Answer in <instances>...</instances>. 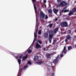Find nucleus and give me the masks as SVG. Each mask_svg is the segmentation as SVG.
Returning a JSON list of instances; mask_svg holds the SVG:
<instances>
[{"label":"nucleus","mask_w":76,"mask_h":76,"mask_svg":"<svg viewBox=\"0 0 76 76\" xmlns=\"http://www.w3.org/2000/svg\"><path fill=\"white\" fill-rule=\"evenodd\" d=\"M61 26L62 27H68V23L67 22L64 21L61 23Z\"/></svg>","instance_id":"nucleus-1"},{"label":"nucleus","mask_w":76,"mask_h":76,"mask_svg":"<svg viewBox=\"0 0 76 76\" xmlns=\"http://www.w3.org/2000/svg\"><path fill=\"white\" fill-rule=\"evenodd\" d=\"M59 56L60 55H58L56 57V59L54 60L53 61V63L54 64L55 66H56V64L57 63L58 61V60H59V59H60V58H59V59H58V58H59Z\"/></svg>","instance_id":"nucleus-2"},{"label":"nucleus","mask_w":76,"mask_h":76,"mask_svg":"<svg viewBox=\"0 0 76 76\" xmlns=\"http://www.w3.org/2000/svg\"><path fill=\"white\" fill-rule=\"evenodd\" d=\"M45 15L43 12L42 11L40 12V15H39L40 18L42 19V20H44V18H45Z\"/></svg>","instance_id":"nucleus-3"},{"label":"nucleus","mask_w":76,"mask_h":76,"mask_svg":"<svg viewBox=\"0 0 76 76\" xmlns=\"http://www.w3.org/2000/svg\"><path fill=\"white\" fill-rule=\"evenodd\" d=\"M71 36L70 35H68L66 36V38L65 39V42L66 43H67V42L69 41V40H70V39H71Z\"/></svg>","instance_id":"nucleus-4"},{"label":"nucleus","mask_w":76,"mask_h":76,"mask_svg":"<svg viewBox=\"0 0 76 76\" xmlns=\"http://www.w3.org/2000/svg\"><path fill=\"white\" fill-rule=\"evenodd\" d=\"M67 5V4L66 1H62L61 2L60 4V6H66Z\"/></svg>","instance_id":"nucleus-5"},{"label":"nucleus","mask_w":76,"mask_h":76,"mask_svg":"<svg viewBox=\"0 0 76 76\" xmlns=\"http://www.w3.org/2000/svg\"><path fill=\"white\" fill-rule=\"evenodd\" d=\"M36 48L37 49H39V48H41V45H39L38 42H37L36 45Z\"/></svg>","instance_id":"nucleus-6"},{"label":"nucleus","mask_w":76,"mask_h":76,"mask_svg":"<svg viewBox=\"0 0 76 76\" xmlns=\"http://www.w3.org/2000/svg\"><path fill=\"white\" fill-rule=\"evenodd\" d=\"M32 1V2L33 3L34 6V9L35 11V12H36V11L37 10V7L35 6V4H34V2H37V0H31Z\"/></svg>","instance_id":"nucleus-7"},{"label":"nucleus","mask_w":76,"mask_h":76,"mask_svg":"<svg viewBox=\"0 0 76 76\" xmlns=\"http://www.w3.org/2000/svg\"><path fill=\"white\" fill-rule=\"evenodd\" d=\"M37 35L34 32V39L33 43H35V42L37 40Z\"/></svg>","instance_id":"nucleus-8"},{"label":"nucleus","mask_w":76,"mask_h":76,"mask_svg":"<svg viewBox=\"0 0 76 76\" xmlns=\"http://www.w3.org/2000/svg\"><path fill=\"white\" fill-rule=\"evenodd\" d=\"M53 35H51L49 34V41L50 43H51V40L53 39Z\"/></svg>","instance_id":"nucleus-9"},{"label":"nucleus","mask_w":76,"mask_h":76,"mask_svg":"<svg viewBox=\"0 0 76 76\" xmlns=\"http://www.w3.org/2000/svg\"><path fill=\"white\" fill-rule=\"evenodd\" d=\"M44 37L45 38H48V33H45L44 34Z\"/></svg>","instance_id":"nucleus-10"},{"label":"nucleus","mask_w":76,"mask_h":76,"mask_svg":"<svg viewBox=\"0 0 76 76\" xmlns=\"http://www.w3.org/2000/svg\"><path fill=\"white\" fill-rule=\"evenodd\" d=\"M53 11L54 13L57 15V12H58V10L54 8L53 9Z\"/></svg>","instance_id":"nucleus-11"},{"label":"nucleus","mask_w":76,"mask_h":76,"mask_svg":"<svg viewBox=\"0 0 76 76\" xmlns=\"http://www.w3.org/2000/svg\"><path fill=\"white\" fill-rule=\"evenodd\" d=\"M58 31V28L56 27L55 28L54 30V32L55 34H57V32Z\"/></svg>","instance_id":"nucleus-12"},{"label":"nucleus","mask_w":76,"mask_h":76,"mask_svg":"<svg viewBox=\"0 0 76 76\" xmlns=\"http://www.w3.org/2000/svg\"><path fill=\"white\" fill-rule=\"evenodd\" d=\"M15 58H16V59H18V58H20V59H22V56H19L18 55V56H15Z\"/></svg>","instance_id":"nucleus-13"},{"label":"nucleus","mask_w":76,"mask_h":76,"mask_svg":"<svg viewBox=\"0 0 76 76\" xmlns=\"http://www.w3.org/2000/svg\"><path fill=\"white\" fill-rule=\"evenodd\" d=\"M49 35H54V31L53 30H51L49 31Z\"/></svg>","instance_id":"nucleus-14"},{"label":"nucleus","mask_w":76,"mask_h":76,"mask_svg":"<svg viewBox=\"0 0 76 76\" xmlns=\"http://www.w3.org/2000/svg\"><path fill=\"white\" fill-rule=\"evenodd\" d=\"M21 72H22V69H20L17 76H20L21 75Z\"/></svg>","instance_id":"nucleus-15"},{"label":"nucleus","mask_w":76,"mask_h":76,"mask_svg":"<svg viewBox=\"0 0 76 76\" xmlns=\"http://www.w3.org/2000/svg\"><path fill=\"white\" fill-rule=\"evenodd\" d=\"M36 28H37V23H38V18H37V15H36Z\"/></svg>","instance_id":"nucleus-16"},{"label":"nucleus","mask_w":76,"mask_h":76,"mask_svg":"<svg viewBox=\"0 0 76 76\" xmlns=\"http://www.w3.org/2000/svg\"><path fill=\"white\" fill-rule=\"evenodd\" d=\"M73 15V12L71 10L69 11L68 15L69 16H71V15Z\"/></svg>","instance_id":"nucleus-17"},{"label":"nucleus","mask_w":76,"mask_h":76,"mask_svg":"<svg viewBox=\"0 0 76 76\" xmlns=\"http://www.w3.org/2000/svg\"><path fill=\"white\" fill-rule=\"evenodd\" d=\"M42 63H43V62L42 61H40L39 62H36V63H37V64H38L39 65H40L41 64H42Z\"/></svg>","instance_id":"nucleus-18"},{"label":"nucleus","mask_w":76,"mask_h":76,"mask_svg":"<svg viewBox=\"0 0 76 76\" xmlns=\"http://www.w3.org/2000/svg\"><path fill=\"white\" fill-rule=\"evenodd\" d=\"M18 63L19 66H20V65L21 63V59H20V58H18Z\"/></svg>","instance_id":"nucleus-19"},{"label":"nucleus","mask_w":76,"mask_h":76,"mask_svg":"<svg viewBox=\"0 0 76 76\" xmlns=\"http://www.w3.org/2000/svg\"><path fill=\"white\" fill-rule=\"evenodd\" d=\"M38 60V56H35L34 57V61H37Z\"/></svg>","instance_id":"nucleus-20"},{"label":"nucleus","mask_w":76,"mask_h":76,"mask_svg":"<svg viewBox=\"0 0 76 76\" xmlns=\"http://www.w3.org/2000/svg\"><path fill=\"white\" fill-rule=\"evenodd\" d=\"M50 55H51L49 53H47L46 54V57H47V58H50V57H51V56H50Z\"/></svg>","instance_id":"nucleus-21"},{"label":"nucleus","mask_w":76,"mask_h":76,"mask_svg":"<svg viewBox=\"0 0 76 76\" xmlns=\"http://www.w3.org/2000/svg\"><path fill=\"white\" fill-rule=\"evenodd\" d=\"M66 46H64V49L61 52L62 54H64V51L66 50Z\"/></svg>","instance_id":"nucleus-22"},{"label":"nucleus","mask_w":76,"mask_h":76,"mask_svg":"<svg viewBox=\"0 0 76 76\" xmlns=\"http://www.w3.org/2000/svg\"><path fill=\"white\" fill-rule=\"evenodd\" d=\"M72 47L71 46H69L68 47V50H72Z\"/></svg>","instance_id":"nucleus-23"},{"label":"nucleus","mask_w":76,"mask_h":76,"mask_svg":"<svg viewBox=\"0 0 76 76\" xmlns=\"http://www.w3.org/2000/svg\"><path fill=\"white\" fill-rule=\"evenodd\" d=\"M67 34H71V30H68L67 31Z\"/></svg>","instance_id":"nucleus-24"},{"label":"nucleus","mask_w":76,"mask_h":76,"mask_svg":"<svg viewBox=\"0 0 76 76\" xmlns=\"http://www.w3.org/2000/svg\"><path fill=\"white\" fill-rule=\"evenodd\" d=\"M27 58V56H24L22 59V60H23V61H25V60Z\"/></svg>","instance_id":"nucleus-25"},{"label":"nucleus","mask_w":76,"mask_h":76,"mask_svg":"<svg viewBox=\"0 0 76 76\" xmlns=\"http://www.w3.org/2000/svg\"><path fill=\"white\" fill-rule=\"evenodd\" d=\"M72 12H76V8H74L72 10Z\"/></svg>","instance_id":"nucleus-26"},{"label":"nucleus","mask_w":76,"mask_h":76,"mask_svg":"<svg viewBox=\"0 0 76 76\" xmlns=\"http://www.w3.org/2000/svg\"><path fill=\"white\" fill-rule=\"evenodd\" d=\"M48 13H52L53 11H52V10L51 9H50L49 10H48Z\"/></svg>","instance_id":"nucleus-27"},{"label":"nucleus","mask_w":76,"mask_h":76,"mask_svg":"<svg viewBox=\"0 0 76 76\" xmlns=\"http://www.w3.org/2000/svg\"><path fill=\"white\" fill-rule=\"evenodd\" d=\"M53 23L50 24L48 25V26H49L50 28H52V26H53Z\"/></svg>","instance_id":"nucleus-28"},{"label":"nucleus","mask_w":76,"mask_h":76,"mask_svg":"<svg viewBox=\"0 0 76 76\" xmlns=\"http://www.w3.org/2000/svg\"><path fill=\"white\" fill-rule=\"evenodd\" d=\"M69 12V10H66L64 11V12L66 13V12Z\"/></svg>","instance_id":"nucleus-29"},{"label":"nucleus","mask_w":76,"mask_h":76,"mask_svg":"<svg viewBox=\"0 0 76 76\" xmlns=\"http://www.w3.org/2000/svg\"><path fill=\"white\" fill-rule=\"evenodd\" d=\"M37 42H38L40 44H42V42H41V41H39V40H38Z\"/></svg>","instance_id":"nucleus-30"},{"label":"nucleus","mask_w":76,"mask_h":76,"mask_svg":"<svg viewBox=\"0 0 76 76\" xmlns=\"http://www.w3.org/2000/svg\"><path fill=\"white\" fill-rule=\"evenodd\" d=\"M27 63L28 64H30V65H31V64H32V63L30 61H28Z\"/></svg>","instance_id":"nucleus-31"},{"label":"nucleus","mask_w":76,"mask_h":76,"mask_svg":"<svg viewBox=\"0 0 76 76\" xmlns=\"http://www.w3.org/2000/svg\"><path fill=\"white\" fill-rule=\"evenodd\" d=\"M45 19H48V17L47 15H45Z\"/></svg>","instance_id":"nucleus-32"},{"label":"nucleus","mask_w":76,"mask_h":76,"mask_svg":"<svg viewBox=\"0 0 76 76\" xmlns=\"http://www.w3.org/2000/svg\"><path fill=\"white\" fill-rule=\"evenodd\" d=\"M41 31H39L38 35H41Z\"/></svg>","instance_id":"nucleus-33"},{"label":"nucleus","mask_w":76,"mask_h":76,"mask_svg":"<svg viewBox=\"0 0 76 76\" xmlns=\"http://www.w3.org/2000/svg\"><path fill=\"white\" fill-rule=\"evenodd\" d=\"M49 13V16L50 17H51L52 16V15H53V13Z\"/></svg>","instance_id":"nucleus-34"},{"label":"nucleus","mask_w":76,"mask_h":76,"mask_svg":"<svg viewBox=\"0 0 76 76\" xmlns=\"http://www.w3.org/2000/svg\"><path fill=\"white\" fill-rule=\"evenodd\" d=\"M32 52V50H29L28 51V53H31Z\"/></svg>","instance_id":"nucleus-35"},{"label":"nucleus","mask_w":76,"mask_h":76,"mask_svg":"<svg viewBox=\"0 0 76 76\" xmlns=\"http://www.w3.org/2000/svg\"><path fill=\"white\" fill-rule=\"evenodd\" d=\"M56 40H54L53 42V43L52 44H54L55 43H56Z\"/></svg>","instance_id":"nucleus-36"},{"label":"nucleus","mask_w":76,"mask_h":76,"mask_svg":"<svg viewBox=\"0 0 76 76\" xmlns=\"http://www.w3.org/2000/svg\"><path fill=\"white\" fill-rule=\"evenodd\" d=\"M38 28H37L36 29V31H35V32L36 33H37V32H38Z\"/></svg>","instance_id":"nucleus-37"},{"label":"nucleus","mask_w":76,"mask_h":76,"mask_svg":"<svg viewBox=\"0 0 76 76\" xmlns=\"http://www.w3.org/2000/svg\"><path fill=\"white\" fill-rule=\"evenodd\" d=\"M54 72H53L52 73V74L51 75V76H54Z\"/></svg>","instance_id":"nucleus-38"},{"label":"nucleus","mask_w":76,"mask_h":76,"mask_svg":"<svg viewBox=\"0 0 76 76\" xmlns=\"http://www.w3.org/2000/svg\"><path fill=\"white\" fill-rule=\"evenodd\" d=\"M61 53V54L60 55V57H63L64 55H63L62 54H62Z\"/></svg>","instance_id":"nucleus-39"},{"label":"nucleus","mask_w":76,"mask_h":76,"mask_svg":"<svg viewBox=\"0 0 76 76\" xmlns=\"http://www.w3.org/2000/svg\"><path fill=\"white\" fill-rule=\"evenodd\" d=\"M43 1L44 3H46V2H47V1H46L45 0H44Z\"/></svg>","instance_id":"nucleus-40"},{"label":"nucleus","mask_w":76,"mask_h":76,"mask_svg":"<svg viewBox=\"0 0 76 76\" xmlns=\"http://www.w3.org/2000/svg\"><path fill=\"white\" fill-rule=\"evenodd\" d=\"M67 7H65L63 9L64 10H65V9H66V8Z\"/></svg>","instance_id":"nucleus-41"},{"label":"nucleus","mask_w":76,"mask_h":76,"mask_svg":"<svg viewBox=\"0 0 76 76\" xmlns=\"http://www.w3.org/2000/svg\"><path fill=\"white\" fill-rule=\"evenodd\" d=\"M24 69H27V66H25L24 67Z\"/></svg>","instance_id":"nucleus-42"},{"label":"nucleus","mask_w":76,"mask_h":76,"mask_svg":"<svg viewBox=\"0 0 76 76\" xmlns=\"http://www.w3.org/2000/svg\"><path fill=\"white\" fill-rule=\"evenodd\" d=\"M62 0H57L58 2H60Z\"/></svg>","instance_id":"nucleus-43"},{"label":"nucleus","mask_w":76,"mask_h":76,"mask_svg":"<svg viewBox=\"0 0 76 76\" xmlns=\"http://www.w3.org/2000/svg\"><path fill=\"white\" fill-rule=\"evenodd\" d=\"M57 20H58V18H56L55 19V21L56 22V21H57Z\"/></svg>","instance_id":"nucleus-44"},{"label":"nucleus","mask_w":76,"mask_h":76,"mask_svg":"<svg viewBox=\"0 0 76 76\" xmlns=\"http://www.w3.org/2000/svg\"><path fill=\"white\" fill-rule=\"evenodd\" d=\"M74 48H76V44L74 45Z\"/></svg>","instance_id":"nucleus-45"},{"label":"nucleus","mask_w":76,"mask_h":76,"mask_svg":"<svg viewBox=\"0 0 76 76\" xmlns=\"http://www.w3.org/2000/svg\"><path fill=\"white\" fill-rule=\"evenodd\" d=\"M61 12L62 13H63V12H64V10H61Z\"/></svg>","instance_id":"nucleus-46"},{"label":"nucleus","mask_w":76,"mask_h":76,"mask_svg":"<svg viewBox=\"0 0 76 76\" xmlns=\"http://www.w3.org/2000/svg\"><path fill=\"white\" fill-rule=\"evenodd\" d=\"M47 42H48L46 40L45 41V43H46V44H47Z\"/></svg>","instance_id":"nucleus-47"},{"label":"nucleus","mask_w":76,"mask_h":76,"mask_svg":"<svg viewBox=\"0 0 76 76\" xmlns=\"http://www.w3.org/2000/svg\"><path fill=\"white\" fill-rule=\"evenodd\" d=\"M66 53H67V51H66L64 52V54H66Z\"/></svg>","instance_id":"nucleus-48"},{"label":"nucleus","mask_w":76,"mask_h":76,"mask_svg":"<svg viewBox=\"0 0 76 76\" xmlns=\"http://www.w3.org/2000/svg\"><path fill=\"white\" fill-rule=\"evenodd\" d=\"M45 49H46L45 48H44V49H43V50H44V51H45Z\"/></svg>","instance_id":"nucleus-49"},{"label":"nucleus","mask_w":76,"mask_h":76,"mask_svg":"<svg viewBox=\"0 0 76 76\" xmlns=\"http://www.w3.org/2000/svg\"><path fill=\"white\" fill-rule=\"evenodd\" d=\"M75 33H76V28L75 30Z\"/></svg>","instance_id":"nucleus-50"},{"label":"nucleus","mask_w":76,"mask_h":76,"mask_svg":"<svg viewBox=\"0 0 76 76\" xmlns=\"http://www.w3.org/2000/svg\"><path fill=\"white\" fill-rule=\"evenodd\" d=\"M31 47H32V45H31V46L29 48H31Z\"/></svg>","instance_id":"nucleus-51"},{"label":"nucleus","mask_w":76,"mask_h":76,"mask_svg":"<svg viewBox=\"0 0 76 76\" xmlns=\"http://www.w3.org/2000/svg\"><path fill=\"white\" fill-rule=\"evenodd\" d=\"M60 15H61V12L60 13Z\"/></svg>","instance_id":"nucleus-52"},{"label":"nucleus","mask_w":76,"mask_h":76,"mask_svg":"<svg viewBox=\"0 0 76 76\" xmlns=\"http://www.w3.org/2000/svg\"><path fill=\"white\" fill-rule=\"evenodd\" d=\"M67 20H70V19H69V18H67Z\"/></svg>","instance_id":"nucleus-53"}]
</instances>
